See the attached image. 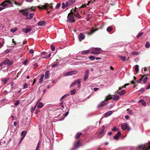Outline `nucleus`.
Here are the masks:
<instances>
[{"instance_id": "e2e57ef3", "label": "nucleus", "mask_w": 150, "mask_h": 150, "mask_svg": "<svg viewBox=\"0 0 150 150\" xmlns=\"http://www.w3.org/2000/svg\"><path fill=\"white\" fill-rule=\"evenodd\" d=\"M40 144V142H39L38 144V145H37V147H36V150H38V148L39 147Z\"/></svg>"}, {"instance_id": "49530a36", "label": "nucleus", "mask_w": 150, "mask_h": 150, "mask_svg": "<svg viewBox=\"0 0 150 150\" xmlns=\"http://www.w3.org/2000/svg\"><path fill=\"white\" fill-rule=\"evenodd\" d=\"M94 50L95 51L99 52H100V51L101 50V49L99 48H94Z\"/></svg>"}, {"instance_id": "864d4df0", "label": "nucleus", "mask_w": 150, "mask_h": 150, "mask_svg": "<svg viewBox=\"0 0 150 150\" xmlns=\"http://www.w3.org/2000/svg\"><path fill=\"white\" fill-rule=\"evenodd\" d=\"M28 86V84L27 83H25L23 85V88L24 89H25L27 88Z\"/></svg>"}, {"instance_id": "13d9d810", "label": "nucleus", "mask_w": 150, "mask_h": 150, "mask_svg": "<svg viewBox=\"0 0 150 150\" xmlns=\"http://www.w3.org/2000/svg\"><path fill=\"white\" fill-rule=\"evenodd\" d=\"M19 100H17L16 101L14 104L16 106H17L19 104Z\"/></svg>"}, {"instance_id": "bf43d9fd", "label": "nucleus", "mask_w": 150, "mask_h": 150, "mask_svg": "<svg viewBox=\"0 0 150 150\" xmlns=\"http://www.w3.org/2000/svg\"><path fill=\"white\" fill-rule=\"evenodd\" d=\"M60 105L62 108H64V106L63 105V101H62V102L60 103Z\"/></svg>"}, {"instance_id": "aec40b11", "label": "nucleus", "mask_w": 150, "mask_h": 150, "mask_svg": "<svg viewBox=\"0 0 150 150\" xmlns=\"http://www.w3.org/2000/svg\"><path fill=\"white\" fill-rule=\"evenodd\" d=\"M46 22L44 21H41L38 22L37 23L38 25L40 26H43L45 24Z\"/></svg>"}, {"instance_id": "c85d7f7f", "label": "nucleus", "mask_w": 150, "mask_h": 150, "mask_svg": "<svg viewBox=\"0 0 150 150\" xmlns=\"http://www.w3.org/2000/svg\"><path fill=\"white\" fill-rule=\"evenodd\" d=\"M77 79L75 81H74V82L72 83L70 85V87H72L74 86V85H76V84H77Z\"/></svg>"}, {"instance_id": "2eb2a0df", "label": "nucleus", "mask_w": 150, "mask_h": 150, "mask_svg": "<svg viewBox=\"0 0 150 150\" xmlns=\"http://www.w3.org/2000/svg\"><path fill=\"white\" fill-rule=\"evenodd\" d=\"M23 133H25V134H24V135H23V136L21 137V139H20V142L19 143V144H20L21 142L23 140V139H24V138L25 137L26 135V133H27V132L26 131H23L21 132V135H23Z\"/></svg>"}, {"instance_id": "58836bf2", "label": "nucleus", "mask_w": 150, "mask_h": 150, "mask_svg": "<svg viewBox=\"0 0 150 150\" xmlns=\"http://www.w3.org/2000/svg\"><path fill=\"white\" fill-rule=\"evenodd\" d=\"M77 84H78V87L79 88L81 86V81H80V79H77Z\"/></svg>"}, {"instance_id": "7c9ffc66", "label": "nucleus", "mask_w": 150, "mask_h": 150, "mask_svg": "<svg viewBox=\"0 0 150 150\" xmlns=\"http://www.w3.org/2000/svg\"><path fill=\"white\" fill-rule=\"evenodd\" d=\"M112 29V27L111 26H110L107 28V30L108 32H109L111 31Z\"/></svg>"}, {"instance_id": "1a4fd4ad", "label": "nucleus", "mask_w": 150, "mask_h": 150, "mask_svg": "<svg viewBox=\"0 0 150 150\" xmlns=\"http://www.w3.org/2000/svg\"><path fill=\"white\" fill-rule=\"evenodd\" d=\"M19 11L20 13H22V14L23 16H25L26 17V19H29V18L28 17V12L24 11V10H19Z\"/></svg>"}, {"instance_id": "b1692460", "label": "nucleus", "mask_w": 150, "mask_h": 150, "mask_svg": "<svg viewBox=\"0 0 150 150\" xmlns=\"http://www.w3.org/2000/svg\"><path fill=\"white\" fill-rule=\"evenodd\" d=\"M44 76V74H42L41 76V78L39 79V82L40 84L43 81V78Z\"/></svg>"}, {"instance_id": "7ed1b4c3", "label": "nucleus", "mask_w": 150, "mask_h": 150, "mask_svg": "<svg viewBox=\"0 0 150 150\" xmlns=\"http://www.w3.org/2000/svg\"><path fill=\"white\" fill-rule=\"evenodd\" d=\"M13 63V60H10L8 58H6L4 60L1 62V64H4L9 66L11 65Z\"/></svg>"}, {"instance_id": "4be33fe9", "label": "nucleus", "mask_w": 150, "mask_h": 150, "mask_svg": "<svg viewBox=\"0 0 150 150\" xmlns=\"http://www.w3.org/2000/svg\"><path fill=\"white\" fill-rule=\"evenodd\" d=\"M50 74V72L49 71H47L46 72L45 76V79H48Z\"/></svg>"}, {"instance_id": "a18cd8bd", "label": "nucleus", "mask_w": 150, "mask_h": 150, "mask_svg": "<svg viewBox=\"0 0 150 150\" xmlns=\"http://www.w3.org/2000/svg\"><path fill=\"white\" fill-rule=\"evenodd\" d=\"M118 129L115 126H114L113 127V128L112 129V130L114 132H116L117 131V130Z\"/></svg>"}, {"instance_id": "f704fd0d", "label": "nucleus", "mask_w": 150, "mask_h": 150, "mask_svg": "<svg viewBox=\"0 0 150 150\" xmlns=\"http://www.w3.org/2000/svg\"><path fill=\"white\" fill-rule=\"evenodd\" d=\"M17 29L18 28H15L13 29H10V31L12 33H14L17 30Z\"/></svg>"}, {"instance_id": "f03ea898", "label": "nucleus", "mask_w": 150, "mask_h": 150, "mask_svg": "<svg viewBox=\"0 0 150 150\" xmlns=\"http://www.w3.org/2000/svg\"><path fill=\"white\" fill-rule=\"evenodd\" d=\"M75 0H70L68 1H67L65 3H62V8L64 9L66 7H69L74 4L75 2Z\"/></svg>"}, {"instance_id": "3c124183", "label": "nucleus", "mask_w": 150, "mask_h": 150, "mask_svg": "<svg viewBox=\"0 0 150 150\" xmlns=\"http://www.w3.org/2000/svg\"><path fill=\"white\" fill-rule=\"evenodd\" d=\"M6 1L8 3H9L10 4H11L12 3V1H14L15 0H6Z\"/></svg>"}, {"instance_id": "f8f14e48", "label": "nucleus", "mask_w": 150, "mask_h": 150, "mask_svg": "<svg viewBox=\"0 0 150 150\" xmlns=\"http://www.w3.org/2000/svg\"><path fill=\"white\" fill-rule=\"evenodd\" d=\"M89 70H86L85 71L83 78V80L84 81H86L87 80V78H88V75L89 74Z\"/></svg>"}, {"instance_id": "393cba45", "label": "nucleus", "mask_w": 150, "mask_h": 150, "mask_svg": "<svg viewBox=\"0 0 150 150\" xmlns=\"http://www.w3.org/2000/svg\"><path fill=\"white\" fill-rule=\"evenodd\" d=\"M43 104L42 102H40L38 103V104L37 105V108H41L43 107Z\"/></svg>"}, {"instance_id": "ddd939ff", "label": "nucleus", "mask_w": 150, "mask_h": 150, "mask_svg": "<svg viewBox=\"0 0 150 150\" xmlns=\"http://www.w3.org/2000/svg\"><path fill=\"white\" fill-rule=\"evenodd\" d=\"M92 28L93 29L92 30H90L89 32H86L85 33L88 35H90L97 30V29H94L93 28Z\"/></svg>"}, {"instance_id": "f3484780", "label": "nucleus", "mask_w": 150, "mask_h": 150, "mask_svg": "<svg viewBox=\"0 0 150 150\" xmlns=\"http://www.w3.org/2000/svg\"><path fill=\"white\" fill-rule=\"evenodd\" d=\"M112 113V111H108L104 114V117H107L111 115Z\"/></svg>"}, {"instance_id": "f257e3e1", "label": "nucleus", "mask_w": 150, "mask_h": 150, "mask_svg": "<svg viewBox=\"0 0 150 150\" xmlns=\"http://www.w3.org/2000/svg\"><path fill=\"white\" fill-rule=\"evenodd\" d=\"M38 8L40 9H47L48 7L49 8L52 9H53V6L52 4H49L48 3H45L44 5L39 6H38Z\"/></svg>"}, {"instance_id": "c03bdc74", "label": "nucleus", "mask_w": 150, "mask_h": 150, "mask_svg": "<svg viewBox=\"0 0 150 150\" xmlns=\"http://www.w3.org/2000/svg\"><path fill=\"white\" fill-rule=\"evenodd\" d=\"M89 58L90 60L93 61L95 59V57L93 56H91L89 57Z\"/></svg>"}, {"instance_id": "37998d69", "label": "nucleus", "mask_w": 150, "mask_h": 150, "mask_svg": "<svg viewBox=\"0 0 150 150\" xmlns=\"http://www.w3.org/2000/svg\"><path fill=\"white\" fill-rule=\"evenodd\" d=\"M69 96V94H65L63 96L60 98V100L61 101L63 99H64L66 96Z\"/></svg>"}, {"instance_id": "a878e982", "label": "nucleus", "mask_w": 150, "mask_h": 150, "mask_svg": "<svg viewBox=\"0 0 150 150\" xmlns=\"http://www.w3.org/2000/svg\"><path fill=\"white\" fill-rule=\"evenodd\" d=\"M90 53L92 54H100V52L99 51H91Z\"/></svg>"}, {"instance_id": "603ef678", "label": "nucleus", "mask_w": 150, "mask_h": 150, "mask_svg": "<svg viewBox=\"0 0 150 150\" xmlns=\"http://www.w3.org/2000/svg\"><path fill=\"white\" fill-rule=\"evenodd\" d=\"M61 5V4L60 3H58L57 4V5H56V9H58L59 8Z\"/></svg>"}, {"instance_id": "4c0bfd02", "label": "nucleus", "mask_w": 150, "mask_h": 150, "mask_svg": "<svg viewBox=\"0 0 150 150\" xmlns=\"http://www.w3.org/2000/svg\"><path fill=\"white\" fill-rule=\"evenodd\" d=\"M76 92V90L75 89H74L71 91V95H74L75 94Z\"/></svg>"}, {"instance_id": "0e129e2a", "label": "nucleus", "mask_w": 150, "mask_h": 150, "mask_svg": "<svg viewBox=\"0 0 150 150\" xmlns=\"http://www.w3.org/2000/svg\"><path fill=\"white\" fill-rule=\"evenodd\" d=\"M2 81L4 82V84H5L8 81V80L7 79H3L2 80Z\"/></svg>"}, {"instance_id": "c9c22d12", "label": "nucleus", "mask_w": 150, "mask_h": 150, "mask_svg": "<svg viewBox=\"0 0 150 150\" xmlns=\"http://www.w3.org/2000/svg\"><path fill=\"white\" fill-rule=\"evenodd\" d=\"M89 52V50H86L84 51L81 53L82 54H88Z\"/></svg>"}, {"instance_id": "09e8293b", "label": "nucleus", "mask_w": 150, "mask_h": 150, "mask_svg": "<svg viewBox=\"0 0 150 150\" xmlns=\"http://www.w3.org/2000/svg\"><path fill=\"white\" fill-rule=\"evenodd\" d=\"M74 16L75 17H78L79 18L81 17V16H80L79 13H77L75 14H74Z\"/></svg>"}, {"instance_id": "5701e85b", "label": "nucleus", "mask_w": 150, "mask_h": 150, "mask_svg": "<svg viewBox=\"0 0 150 150\" xmlns=\"http://www.w3.org/2000/svg\"><path fill=\"white\" fill-rule=\"evenodd\" d=\"M7 2L5 0V1L3 2L1 4V5H2V6L4 8L5 7L7 6L8 5L7 4Z\"/></svg>"}, {"instance_id": "bb28decb", "label": "nucleus", "mask_w": 150, "mask_h": 150, "mask_svg": "<svg viewBox=\"0 0 150 150\" xmlns=\"http://www.w3.org/2000/svg\"><path fill=\"white\" fill-rule=\"evenodd\" d=\"M139 103H142V105L144 106H145L146 105V103L144 100L143 99L139 100Z\"/></svg>"}, {"instance_id": "4468645a", "label": "nucleus", "mask_w": 150, "mask_h": 150, "mask_svg": "<svg viewBox=\"0 0 150 150\" xmlns=\"http://www.w3.org/2000/svg\"><path fill=\"white\" fill-rule=\"evenodd\" d=\"M108 103V102H106L105 100L103 101L98 105V108H100L107 104Z\"/></svg>"}, {"instance_id": "052dcab7", "label": "nucleus", "mask_w": 150, "mask_h": 150, "mask_svg": "<svg viewBox=\"0 0 150 150\" xmlns=\"http://www.w3.org/2000/svg\"><path fill=\"white\" fill-rule=\"evenodd\" d=\"M58 64V63H55L52 65V67H54L56 66H57Z\"/></svg>"}, {"instance_id": "6ab92c4d", "label": "nucleus", "mask_w": 150, "mask_h": 150, "mask_svg": "<svg viewBox=\"0 0 150 150\" xmlns=\"http://www.w3.org/2000/svg\"><path fill=\"white\" fill-rule=\"evenodd\" d=\"M112 98L114 100L117 101L119 100V96L116 95H114L112 96Z\"/></svg>"}, {"instance_id": "69168bd1", "label": "nucleus", "mask_w": 150, "mask_h": 150, "mask_svg": "<svg viewBox=\"0 0 150 150\" xmlns=\"http://www.w3.org/2000/svg\"><path fill=\"white\" fill-rule=\"evenodd\" d=\"M129 113L131 115H133L134 114V112L132 110H130L129 111Z\"/></svg>"}, {"instance_id": "de8ad7c7", "label": "nucleus", "mask_w": 150, "mask_h": 150, "mask_svg": "<svg viewBox=\"0 0 150 150\" xmlns=\"http://www.w3.org/2000/svg\"><path fill=\"white\" fill-rule=\"evenodd\" d=\"M144 91V89L143 88H141L139 91L140 92V93L141 94L142 93H143Z\"/></svg>"}, {"instance_id": "412c9836", "label": "nucleus", "mask_w": 150, "mask_h": 150, "mask_svg": "<svg viewBox=\"0 0 150 150\" xmlns=\"http://www.w3.org/2000/svg\"><path fill=\"white\" fill-rule=\"evenodd\" d=\"M117 94H119L120 96H122L124 94H125L126 93V91L125 90H122L121 91L118 92V91H117Z\"/></svg>"}, {"instance_id": "8fccbe9b", "label": "nucleus", "mask_w": 150, "mask_h": 150, "mask_svg": "<svg viewBox=\"0 0 150 150\" xmlns=\"http://www.w3.org/2000/svg\"><path fill=\"white\" fill-rule=\"evenodd\" d=\"M33 13H31L30 14L29 16V17H28L29 18V19H30L33 17Z\"/></svg>"}, {"instance_id": "9b49d317", "label": "nucleus", "mask_w": 150, "mask_h": 150, "mask_svg": "<svg viewBox=\"0 0 150 150\" xmlns=\"http://www.w3.org/2000/svg\"><path fill=\"white\" fill-rule=\"evenodd\" d=\"M85 37L84 35L82 33H81L78 36L79 40L81 42L82 40L85 38Z\"/></svg>"}, {"instance_id": "423d86ee", "label": "nucleus", "mask_w": 150, "mask_h": 150, "mask_svg": "<svg viewBox=\"0 0 150 150\" xmlns=\"http://www.w3.org/2000/svg\"><path fill=\"white\" fill-rule=\"evenodd\" d=\"M25 28L22 29V31L26 33L30 32L33 28L31 26L28 25H26Z\"/></svg>"}, {"instance_id": "2f4dec72", "label": "nucleus", "mask_w": 150, "mask_h": 150, "mask_svg": "<svg viewBox=\"0 0 150 150\" xmlns=\"http://www.w3.org/2000/svg\"><path fill=\"white\" fill-rule=\"evenodd\" d=\"M82 134V133H81L79 132L77 133L76 135L75 138L76 139L79 138L80 136Z\"/></svg>"}, {"instance_id": "473e14b6", "label": "nucleus", "mask_w": 150, "mask_h": 150, "mask_svg": "<svg viewBox=\"0 0 150 150\" xmlns=\"http://www.w3.org/2000/svg\"><path fill=\"white\" fill-rule=\"evenodd\" d=\"M120 58L123 61H125L126 59V57L125 56H119Z\"/></svg>"}, {"instance_id": "5fc2aeb1", "label": "nucleus", "mask_w": 150, "mask_h": 150, "mask_svg": "<svg viewBox=\"0 0 150 150\" xmlns=\"http://www.w3.org/2000/svg\"><path fill=\"white\" fill-rule=\"evenodd\" d=\"M14 4L17 5L19 6H21L22 4V3H18V2H17L16 1H15L14 2Z\"/></svg>"}, {"instance_id": "6e6d98bb", "label": "nucleus", "mask_w": 150, "mask_h": 150, "mask_svg": "<svg viewBox=\"0 0 150 150\" xmlns=\"http://www.w3.org/2000/svg\"><path fill=\"white\" fill-rule=\"evenodd\" d=\"M148 77H145L144 78H143V82L144 83H145L146 82L147 79H148Z\"/></svg>"}, {"instance_id": "9d476101", "label": "nucleus", "mask_w": 150, "mask_h": 150, "mask_svg": "<svg viewBox=\"0 0 150 150\" xmlns=\"http://www.w3.org/2000/svg\"><path fill=\"white\" fill-rule=\"evenodd\" d=\"M77 73V71H71L65 74L64 75L65 76L71 75L76 74Z\"/></svg>"}, {"instance_id": "680f3d73", "label": "nucleus", "mask_w": 150, "mask_h": 150, "mask_svg": "<svg viewBox=\"0 0 150 150\" xmlns=\"http://www.w3.org/2000/svg\"><path fill=\"white\" fill-rule=\"evenodd\" d=\"M30 54H33L34 52L33 50L32 49H31L29 51Z\"/></svg>"}, {"instance_id": "79ce46f5", "label": "nucleus", "mask_w": 150, "mask_h": 150, "mask_svg": "<svg viewBox=\"0 0 150 150\" xmlns=\"http://www.w3.org/2000/svg\"><path fill=\"white\" fill-rule=\"evenodd\" d=\"M104 131V128H103L101 130L100 132L99 133V136H101V134H103Z\"/></svg>"}, {"instance_id": "20e7f679", "label": "nucleus", "mask_w": 150, "mask_h": 150, "mask_svg": "<svg viewBox=\"0 0 150 150\" xmlns=\"http://www.w3.org/2000/svg\"><path fill=\"white\" fill-rule=\"evenodd\" d=\"M138 147L143 150H149L150 149V143L139 145L138 146Z\"/></svg>"}, {"instance_id": "6e6552de", "label": "nucleus", "mask_w": 150, "mask_h": 150, "mask_svg": "<svg viewBox=\"0 0 150 150\" xmlns=\"http://www.w3.org/2000/svg\"><path fill=\"white\" fill-rule=\"evenodd\" d=\"M80 142L81 140H79L78 141L76 142H75L74 146V149H76L79 147L80 146Z\"/></svg>"}, {"instance_id": "dca6fc26", "label": "nucleus", "mask_w": 150, "mask_h": 150, "mask_svg": "<svg viewBox=\"0 0 150 150\" xmlns=\"http://www.w3.org/2000/svg\"><path fill=\"white\" fill-rule=\"evenodd\" d=\"M121 132H118L117 134L114 136L113 138L115 139L116 140H118L119 139V137L121 136Z\"/></svg>"}, {"instance_id": "ea45409f", "label": "nucleus", "mask_w": 150, "mask_h": 150, "mask_svg": "<svg viewBox=\"0 0 150 150\" xmlns=\"http://www.w3.org/2000/svg\"><path fill=\"white\" fill-rule=\"evenodd\" d=\"M145 47L147 48H149L150 47V44L149 42H147L145 45Z\"/></svg>"}, {"instance_id": "4d7b16f0", "label": "nucleus", "mask_w": 150, "mask_h": 150, "mask_svg": "<svg viewBox=\"0 0 150 150\" xmlns=\"http://www.w3.org/2000/svg\"><path fill=\"white\" fill-rule=\"evenodd\" d=\"M51 47L52 51H54L55 50V47L53 45H51Z\"/></svg>"}, {"instance_id": "a19ab883", "label": "nucleus", "mask_w": 150, "mask_h": 150, "mask_svg": "<svg viewBox=\"0 0 150 150\" xmlns=\"http://www.w3.org/2000/svg\"><path fill=\"white\" fill-rule=\"evenodd\" d=\"M145 76H143L142 77L139 79V80L137 81V83H139L141 82L143 80V78Z\"/></svg>"}, {"instance_id": "a211bd4d", "label": "nucleus", "mask_w": 150, "mask_h": 150, "mask_svg": "<svg viewBox=\"0 0 150 150\" xmlns=\"http://www.w3.org/2000/svg\"><path fill=\"white\" fill-rule=\"evenodd\" d=\"M112 98V96L110 95H108L107 96H106L105 97V101L107 102V101H108L109 100H110Z\"/></svg>"}, {"instance_id": "774afa93", "label": "nucleus", "mask_w": 150, "mask_h": 150, "mask_svg": "<svg viewBox=\"0 0 150 150\" xmlns=\"http://www.w3.org/2000/svg\"><path fill=\"white\" fill-rule=\"evenodd\" d=\"M150 88V83L146 87V89H149Z\"/></svg>"}, {"instance_id": "c756f323", "label": "nucleus", "mask_w": 150, "mask_h": 150, "mask_svg": "<svg viewBox=\"0 0 150 150\" xmlns=\"http://www.w3.org/2000/svg\"><path fill=\"white\" fill-rule=\"evenodd\" d=\"M139 66L138 65H136L135 67V71L136 73H137L139 71Z\"/></svg>"}, {"instance_id": "0eeeda50", "label": "nucleus", "mask_w": 150, "mask_h": 150, "mask_svg": "<svg viewBox=\"0 0 150 150\" xmlns=\"http://www.w3.org/2000/svg\"><path fill=\"white\" fill-rule=\"evenodd\" d=\"M121 127L123 130L127 129V131H129L130 129L129 127L126 123H122L121 125Z\"/></svg>"}, {"instance_id": "39448f33", "label": "nucleus", "mask_w": 150, "mask_h": 150, "mask_svg": "<svg viewBox=\"0 0 150 150\" xmlns=\"http://www.w3.org/2000/svg\"><path fill=\"white\" fill-rule=\"evenodd\" d=\"M71 14H74V13L71 11V13H69L68 14L67 17L68 20L70 23L74 22L75 20L74 19V17L73 15H71Z\"/></svg>"}, {"instance_id": "72a5a7b5", "label": "nucleus", "mask_w": 150, "mask_h": 150, "mask_svg": "<svg viewBox=\"0 0 150 150\" xmlns=\"http://www.w3.org/2000/svg\"><path fill=\"white\" fill-rule=\"evenodd\" d=\"M144 33L142 32L140 33L137 35L136 36V37L137 38H138L142 36Z\"/></svg>"}, {"instance_id": "e433bc0d", "label": "nucleus", "mask_w": 150, "mask_h": 150, "mask_svg": "<svg viewBox=\"0 0 150 150\" xmlns=\"http://www.w3.org/2000/svg\"><path fill=\"white\" fill-rule=\"evenodd\" d=\"M38 102L35 105V106H34V108H33V107H32L31 108V112H32L33 111H34V110L35 109V108H36V106L38 104Z\"/></svg>"}, {"instance_id": "338daca9", "label": "nucleus", "mask_w": 150, "mask_h": 150, "mask_svg": "<svg viewBox=\"0 0 150 150\" xmlns=\"http://www.w3.org/2000/svg\"><path fill=\"white\" fill-rule=\"evenodd\" d=\"M12 42L15 45H16V42L14 40V39H12Z\"/></svg>"}, {"instance_id": "cd10ccee", "label": "nucleus", "mask_w": 150, "mask_h": 150, "mask_svg": "<svg viewBox=\"0 0 150 150\" xmlns=\"http://www.w3.org/2000/svg\"><path fill=\"white\" fill-rule=\"evenodd\" d=\"M140 52H133L131 53L130 55H138L139 53Z\"/></svg>"}]
</instances>
